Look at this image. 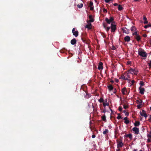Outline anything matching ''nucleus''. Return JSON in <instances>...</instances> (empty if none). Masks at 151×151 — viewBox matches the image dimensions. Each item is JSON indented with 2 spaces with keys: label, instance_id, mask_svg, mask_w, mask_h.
Returning a JSON list of instances; mask_svg holds the SVG:
<instances>
[{
  "label": "nucleus",
  "instance_id": "obj_3",
  "mask_svg": "<svg viewBox=\"0 0 151 151\" xmlns=\"http://www.w3.org/2000/svg\"><path fill=\"white\" fill-rule=\"evenodd\" d=\"M115 23V22H113L111 25V31L113 32H114L116 29V25Z\"/></svg>",
  "mask_w": 151,
  "mask_h": 151
},
{
  "label": "nucleus",
  "instance_id": "obj_11",
  "mask_svg": "<svg viewBox=\"0 0 151 151\" xmlns=\"http://www.w3.org/2000/svg\"><path fill=\"white\" fill-rule=\"evenodd\" d=\"M103 63L101 62H100L99 64V65H98V68L99 70H102L103 68Z\"/></svg>",
  "mask_w": 151,
  "mask_h": 151
},
{
  "label": "nucleus",
  "instance_id": "obj_45",
  "mask_svg": "<svg viewBox=\"0 0 151 151\" xmlns=\"http://www.w3.org/2000/svg\"><path fill=\"white\" fill-rule=\"evenodd\" d=\"M111 0H105V1L107 3H108Z\"/></svg>",
  "mask_w": 151,
  "mask_h": 151
},
{
  "label": "nucleus",
  "instance_id": "obj_13",
  "mask_svg": "<svg viewBox=\"0 0 151 151\" xmlns=\"http://www.w3.org/2000/svg\"><path fill=\"white\" fill-rule=\"evenodd\" d=\"M139 93L142 94H143L144 93V91H145V89L144 88H142L141 87L139 88Z\"/></svg>",
  "mask_w": 151,
  "mask_h": 151
},
{
  "label": "nucleus",
  "instance_id": "obj_57",
  "mask_svg": "<svg viewBox=\"0 0 151 151\" xmlns=\"http://www.w3.org/2000/svg\"><path fill=\"white\" fill-rule=\"evenodd\" d=\"M104 113H106V109H104L103 111Z\"/></svg>",
  "mask_w": 151,
  "mask_h": 151
},
{
  "label": "nucleus",
  "instance_id": "obj_51",
  "mask_svg": "<svg viewBox=\"0 0 151 151\" xmlns=\"http://www.w3.org/2000/svg\"><path fill=\"white\" fill-rule=\"evenodd\" d=\"M147 142H151V140H150V139H147Z\"/></svg>",
  "mask_w": 151,
  "mask_h": 151
},
{
  "label": "nucleus",
  "instance_id": "obj_26",
  "mask_svg": "<svg viewBox=\"0 0 151 151\" xmlns=\"http://www.w3.org/2000/svg\"><path fill=\"white\" fill-rule=\"evenodd\" d=\"M135 30H136V28L134 26H132L131 27V31L132 32H133L134 31H135V32L136 31H135Z\"/></svg>",
  "mask_w": 151,
  "mask_h": 151
},
{
  "label": "nucleus",
  "instance_id": "obj_55",
  "mask_svg": "<svg viewBox=\"0 0 151 151\" xmlns=\"http://www.w3.org/2000/svg\"><path fill=\"white\" fill-rule=\"evenodd\" d=\"M131 83L132 84H133L134 83V80H132L131 81Z\"/></svg>",
  "mask_w": 151,
  "mask_h": 151
},
{
  "label": "nucleus",
  "instance_id": "obj_5",
  "mask_svg": "<svg viewBox=\"0 0 151 151\" xmlns=\"http://www.w3.org/2000/svg\"><path fill=\"white\" fill-rule=\"evenodd\" d=\"M109 19L108 18L106 17L105 18V20L107 24H110L111 23H112L114 20V18L113 17H110Z\"/></svg>",
  "mask_w": 151,
  "mask_h": 151
},
{
  "label": "nucleus",
  "instance_id": "obj_53",
  "mask_svg": "<svg viewBox=\"0 0 151 151\" xmlns=\"http://www.w3.org/2000/svg\"><path fill=\"white\" fill-rule=\"evenodd\" d=\"M115 82L116 83L118 82L119 81V80L118 79H115Z\"/></svg>",
  "mask_w": 151,
  "mask_h": 151
},
{
  "label": "nucleus",
  "instance_id": "obj_63",
  "mask_svg": "<svg viewBox=\"0 0 151 151\" xmlns=\"http://www.w3.org/2000/svg\"><path fill=\"white\" fill-rule=\"evenodd\" d=\"M133 151H137V150L134 149Z\"/></svg>",
  "mask_w": 151,
  "mask_h": 151
},
{
  "label": "nucleus",
  "instance_id": "obj_6",
  "mask_svg": "<svg viewBox=\"0 0 151 151\" xmlns=\"http://www.w3.org/2000/svg\"><path fill=\"white\" fill-rule=\"evenodd\" d=\"M117 147H122L123 145V143L121 139H117Z\"/></svg>",
  "mask_w": 151,
  "mask_h": 151
},
{
  "label": "nucleus",
  "instance_id": "obj_35",
  "mask_svg": "<svg viewBox=\"0 0 151 151\" xmlns=\"http://www.w3.org/2000/svg\"><path fill=\"white\" fill-rule=\"evenodd\" d=\"M99 101L100 103L103 102H104V99H103V98H100V99L99 100Z\"/></svg>",
  "mask_w": 151,
  "mask_h": 151
},
{
  "label": "nucleus",
  "instance_id": "obj_36",
  "mask_svg": "<svg viewBox=\"0 0 151 151\" xmlns=\"http://www.w3.org/2000/svg\"><path fill=\"white\" fill-rule=\"evenodd\" d=\"M118 116L117 117V118L118 119H119L122 118L121 116L120 115V114H118Z\"/></svg>",
  "mask_w": 151,
  "mask_h": 151
},
{
  "label": "nucleus",
  "instance_id": "obj_23",
  "mask_svg": "<svg viewBox=\"0 0 151 151\" xmlns=\"http://www.w3.org/2000/svg\"><path fill=\"white\" fill-rule=\"evenodd\" d=\"M140 114L142 116H144L145 118H146L147 117V115L146 113H142L140 112Z\"/></svg>",
  "mask_w": 151,
  "mask_h": 151
},
{
  "label": "nucleus",
  "instance_id": "obj_1",
  "mask_svg": "<svg viewBox=\"0 0 151 151\" xmlns=\"http://www.w3.org/2000/svg\"><path fill=\"white\" fill-rule=\"evenodd\" d=\"M121 78L123 80H127L129 81V83L130 81V75L128 74L127 72L124 73L123 74H122L121 76Z\"/></svg>",
  "mask_w": 151,
  "mask_h": 151
},
{
  "label": "nucleus",
  "instance_id": "obj_33",
  "mask_svg": "<svg viewBox=\"0 0 151 151\" xmlns=\"http://www.w3.org/2000/svg\"><path fill=\"white\" fill-rule=\"evenodd\" d=\"M129 71H130V73H131L132 74H134L133 69L132 68L130 69V70H129Z\"/></svg>",
  "mask_w": 151,
  "mask_h": 151
},
{
  "label": "nucleus",
  "instance_id": "obj_21",
  "mask_svg": "<svg viewBox=\"0 0 151 151\" xmlns=\"http://www.w3.org/2000/svg\"><path fill=\"white\" fill-rule=\"evenodd\" d=\"M134 74L135 75H137L138 73V70L137 68L133 69Z\"/></svg>",
  "mask_w": 151,
  "mask_h": 151
},
{
  "label": "nucleus",
  "instance_id": "obj_20",
  "mask_svg": "<svg viewBox=\"0 0 151 151\" xmlns=\"http://www.w3.org/2000/svg\"><path fill=\"white\" fill-rule=\"evenodd\" d=\"M143 20H144V24H147L148 23V22L147 20V18L146 17L145 15H144L143 16Z\"/></svg>",
  "mask_w": 151,
  "mask_h": 151
},
{
  "label": "nucleus",
  "instance_id": "obj_40",
  "mask_svg": "<svg viewBox=\"0 0 151 151\" xmlns=\"http://www.w3.org/2000/svg\"><path fill=\"white\" fill-rule=\"evenodd\" d=\"M141 104H139L137 106V107L139 109H140L141 107Z\"/></svg>",
  "mask_w": 151,
  "mask_h": 151
},
{
  "label": "nucleus",
  "instance_id": "obj_32",
  "mask_svg": "<svg viewBox=\"0 0 151 151\" xmlns=\"http://www.w3.org/2000/svg\"><path fill=\"white\" fill-rule=\"evenodd\" d=\"M151 27V24H149L148 25H145V26L144 27L146 29V28H147L149 27Z\"/></svg>",
  "mask_w": 151,
  "mask_h": 151
},
{
  "label": "nucleus",
  "instance_id": "obj_39",
  "mask_svg": "<svg viewBox=\"0 0 151 151\" xmlns=\"http://www.w3.org/2000/svg\"><path fill=\"white\" fill-rule=\"evenodd\" d=\"M122 106H119V111H122Z\"/></svg>",
  "mask_w": 151,
  "mask_h": 151
},
{
  "label": "nucleus",
  "instance_id": "obj_62",
  "mask_svg": "<svg viewBox=\"0 0 151 151\" xmlns=\"http://www.w3.org/2000/svg\"><path fill=\"white\" fill-rule=\"evenodd\" d=\"M128 64H130V62L129 61H128L127 62Z\"/></svg>",
  "mask_w": 151,
  "mask_h": 151
},
{
  "label": "nucleus",
  "instance_id": "obj_16",
  "mask_svg": "<svg viewBox=\"0 0 151 151\" xmlns=\"http://www.w3.org/2000/svg\"><path fill=\"white\" fill-rule=\"evenodd\" d=\"M122 92L123 95H125L126 93H125L127 92V91L126 90V88L124 87L122 90Z\"/></svg>",
  "mask_w": 151,
  "mask_h": 151
},
{
  "label": "nucleus",
  "instance_id": "obj_48",
  "mask_svg": "<svg viewBox=\"0 0 151 151\" xmlns=\"http://www.w3.org/2000/svg\"><path fill=\"white\" fill-rule=\"evenodd\" d=\"M90 9L91 10H93V7H92V6H90Z\"/></svg>",
  "mask_w": 151,
  "mask_h": 151
},
{
  "label": "nucleus",
  "instance_id": "obj_49",
  "mask_svg": "<svg viewBox=\"0 0 151 151\" xmlns=\"http://www.w3.org/2000/svg\"><path fill=\"white\" fill-rule=\"evenodd\" d=\"M115 48H115V47L114 46H112V49L113 50H115Z\"/></svg>",
  "mask_w": 151,
  "mask_h": 151
},
{
  "label": "nucleus",
  "instance_id": "obj_52",
  "mask_svg": "<svg viewBox=\"0 0 151 151\" xmlns=\"http://www.w3.org/2000/svg\"><path fill=\"white\" fill-rule=\"evenodd\" d=\"M143 36L144 37H146L147 36V35L145 34H144L143 35Z\"/></svg>",
  "mask_w": 151,
  "mask_h": 151
},
{
  "label": "nucleus",
  "instance_id": "obj_4",
  "mask_svg": "<svg viewBox=\"0 0 151 151\" xmlns=\"http://www.w3.org/2000/svg\"><path fill=\"white\" fill-rule=\"evenodd\" d=\"M138 54L141 56L143 57L146 58L147 56V54L144 51H138Z\"/></svg>",
  "mask_w": 151,
  "mask_h": 151
},
{
  "label": "nucleus",
  "instance_id": "obj_2",
  "mask_svg": "<svg viewBox=\"0 0 151 151\" xmlns=\"http://www.w3.org/2000/svg\"><path fill=\"white\" fill-rule=\"evenodd\" d=\"M132 35L134 36V37L137 41L139 42L141 40V37L137 33V31L134 32L132 33Z\"/></svg>",
  "mask_w": 151,
  "mask_h": 151
},
{
  "label": "nucleus",
  "instance_id": "obj_19",
  "mask_svg": "<svg viewBox=\"0 0 151 151\" xmlns=\"http://www.w3.org/2000/svg\"><path fill=\"white\" fill-rule=\"evenodd\" d=\"M124 120L125 121L124 123L127 124H128L129 123V121L127 119V117H125L124 118Z\"/></svg>",
  "mask_w": 151,
  "mask_h": 151
},
{
  "label": "nucleus",
  "instance_id": "obj_25",
  "mask_svg": "<svg viewBox=\"0 0 151 151\" xmlns=\"http://www.w3.org/2000/svg\"><path fill=\"white\" fill-rule=\"evenodd\" d=\"M108 88L109 91H111L113 89V87L111 85H110L108 86Z\"/></svg>",
  "mask_w": 151,
  "mask_h": 151
},
{
  "label": "nucleus",
  "instance_id": "obj_47",
  "mask_svg": "<svg viewBox=\"0 0 151 151\" xmlns=\"http://www.w3.org/2000/svg\"><path fill=\"white\" fill-rule=\"evenodd\" d=\"M96 137V136L95 134H93V135H92V137L93 138H95Z\"/></svg>",
  "mask_w": 151,
  "mask_h": 151
},
{
  "label": "nucleus",
  "instance_id": "obj_56",
  "mask_svg": "<svg viewBox=\"0 0 151 151\" xmlns=\"http://www.w3.org/2000/svg\"><path fill=\"white\" fill-rule=\"evenodd\" d=\"M142 113H145L146 112H145V110H143L142 111Z\"/></svg>",
  "mask_w": 151,
  "mask_h": 151
},
{
  "label": "nucleus",
  "instance_id": "obj_54",
  "mask_svg": "<svg viewBox=\"0 0 151 151\" xmlns=\"http://www.w3.org/2000/svg\"><path fill=\"white\" fill-rule=\"evenodd\" d=\"M114 6H117V5H118V4H117V3H114Z\"/></svg>",
  "mask_w": 151,
  "mask_h": 151
},
{
  "label": "nucleus",
  "instance_id": "obj_27",
  "mask_svg": "<svg viewBox=\"0 0 151 151\" xmlns=\"http://www.w3.org/2000/svg\"><path fill=\"white\" fill-rule=\"evenodd\" d=\"M118 10L119 11H121L123 9V7L121 5H119L118 6Z\"/></svg>",
  "mask_w": 151,
  "mask_h": 151
},
{
  "label": "nucleus",
  "instance_id": "obj_41",
  "mask_svg": "<svg viewBox=\"0 0 151 151\" xmlns=\"http://www.w3.org/2000/svg\"><path fill=\"white\" fill-rule=\"evenodd\" d=\"M148 65L149 68H151V60H150L149 63H148Z\"/></svg>",
  "mask_w": 151,
  "mask_h": 151
},
{
  "label": "nucleus",
  "instance_id": "obj_10",
  "mask_svg": "<svg viewBox=\"0 0 151 151\" xmlns=\"http://www.w3.org/2000/svg\"><path fill=\"white\" fill-rule=\"evenodd\" d=\"M89 21H88L87 20V22H94V19L92 18V16L91 15H90L89 16Z\"/></svg>",
  "mask_w": 151,
  "mask_h": 151
},
{
  "label": "nucleus",
  "instance_id": "obj_31",
  "mask_svg": "<svg viewBox=\"0 0 151 151\" xmlns=\"http://www.w3.org/2000/svg\"><path fill=\"white\" fill-rule=\"evenodd\" d=\"M109 132V131L108 129H106L105 131H104L103 132V134H105L107 133H108Z\"/></svg>",
  "mask_w": 151,
  "mask_h": 151
},
{
  "label": "nucleus",
  "instance_id": "obj_58",
  "mask_svg": "<svg viewBox=\"0 0 151 151\" xmlns=\"http://www.w3.org/2000/svg\"><path fill=\"white\" fill-rule=\"evenodd\" d=\"M123 112L124 113H126V111L125 110H124L123 111Z\"/></svg>",
  "mask_w": 151,
  "mask_h": 151
},
{
  "label": "nucleus",
  "instance_id": "obj_30",
  "mask_svg": "<svg viewBox=\"0 0 151 151\" xmlns=\"http://www.w3.org/2000/svg\"><path fill=\"white\" fill-rule=\"evenodd\" d=\"M109 103H106L105 102H103V105L104 107H105L106 106H109Z\"/></svg>",
  "mask_w": 151,
  "mask_h": 151
},
{
  "label": "nucleus",
  "instance_id": "obj_34",
  "mask_svg": "<svg viewBox=\"0 0 151 151\" xmlns=\"http://www.w3.org/2000/svg\"><path fill=\"white\" fill-rule=\"evenodd\" d=\"M136 101L137 102V103H139V104H141L142 101V100L140 99L139 100H137Z\"/></svg>",
  "mask_w": 151,
  "mask_h": 151
},
{
  "label": "nucleus",
  "instance_id": "obj_14",
  "mask_svg": "<svg viewBox=\"0 0 151 151\" xmlns=\"http://www.w3.org/2000/svg\"><path fill=\"white\" fill-rule=\"evenodd\" d=\"M71 44L72 45H74L76 43V40L75 38H73L70 41Z\"/></svg>",
  "mask_w": 151,
  "mask_h": 151
},
{
  "label": "nucleus",
  "instance_id": "obj_44",
  "mask_svg": "<svg viewBox=\"0 0 151 151\" xmlns=\"http://www.w3.org/2000/svg\"><path fill=\"white\" fill-rule=\"evenodd\" d=\"M103 26L105 28H106V27L107 26V25L106 24H105L104 23H103Z\"/></svg>",
  "mask_w": 151,
  "mask_h": 151
},
{
  "label": "nucleus",
  "instance_id": "obj_15",
  "mask_svg": "<svg viewBox=\"0 0 151 151\" xmlns=\"http://www.w3.org/2000/svg\"><path fill=\"white\" fill-rule=\"evenodd\" d=\"M124 40L125 42H129L130 40V38L129 36H127L124 38Z\"/></svg>",
  "mask_w": 151,
  "mask_h": 151
},
{
  "label": "nucleus",
  "instance_id": "obj_18",
  "mask_svg": "<svg viewBox=\"0 0 151 151\" xmlns=\"http://www.w3.org/2000/svg\"><path fill=\"white\" fill-rule=\"evenodd\" d=\"M124 137L126 138L129 137L130 139H131L132 138V135L131 134H127L125 135Z\"/></svg>",
  "mask_w": 151,
  "mask_h": 151
},
{
  "label": "nucleus",
  "instance_id": "obj_50",
  "mask_svg": "<svg viewBox=\"0 0 151 151\" xmlns=\"http://www.w3.org/2000/svg\"><path fill=\"white\" fill-rule=\"evenodd\" d=\"M129 113L128 112H127L125 113V115L126 116H128L129 115Z\"/></svg>",
  "mask_w": 151,
  "mask_h": 151
},
{
  "label": "nucleus",
  "instance_id": "obj_42",
  "mask_svg": "<svg viewBox=\"0 0 151 151\" xmlns=\"http://www.w3.org/2000/svg\"><path fill=\"white\" fill-rule=\"evenodd\" d=\"M110 28H111V27H107L106 28V31L107 32H108L109 30V29Z\"/></svg>",
  "mask_w": 151,
  "mask_h": 151
},
{
  "label": "nucleus",
  "instance_id": "obj_43",
  "mask_svg": "<svg viewBox=\"0 0 151 151\" xmlns=\"http://www.w3.org/2000/svg\"><path fill=\"white\" fill-rule=\"evenodd\" d=\"M103 12H107V10L106 9H105V8H103Z\"/></svg>",
  "mask_w": 151,
  "mask_h": 151
},
{
  "label": "nucleus",
  "instance_id": "obj_17",
  "mask_svg": "<svg viewBox=\"0 0 151 151\" xmlns=\"http://www.w3.org/2000/svg\"><path fill=\"white\" fill-rule=\"evenodd\" d=\"M123 32L124 33L128 34L129 33V30L126 28H124L122 29Z\"/></svg>",
  "mask_w": 151,
  "mask_h": 151
},
{
  "label": "nucleus",
  "instance_id": "obj_7",
  "mask_svg": "<svg viewBox=\"0 0 151 151\" xmlns=\"http://www.w3.org/2000/svg\"><path fill=\"white\" fill-rule=\"evenodd\" d=\"M72 32L73 35H74L76 37H77L78 35V31H76L75 28H74L72 30Z\"/></svg>",
  "mask_w": 151,
  "mask_h": 151
},
{
  "label": "nucleus",
  "instance_id": "obj_64",
  "mask_svg": "<svg viewBox=\"0 0 151 151\" xmlns=\"http://www.w3.org/2000/svg\"><path fill=\"white\" fill-rule=\"evenodd\" d=\"M150 118L151 119V115L150 116Z\"/></svg>",
  "mask_w": 151,
  "mask_h": 151
},
{
  "label": "nucleus",
  "instance_id": "obj_29",
  "mask_svg": "<svg viewBox=\"0 0 151 151\" xmlns=\"http://www.w3.org/2000/svg\"><path fill=\"white\" fill-rule=\"evenodd\" d=\"M139 84L140 86V87H141L142 86H144V83L142 81H140V82Z\"/></svg>",
  "mask_w": 151,
  "mask_h": 151
},
{
  "label": "nucleus",
  "instance_id": "obj_61",
  "mask_svg": "<svg viewBox=\"0 0 151 151\" xmlns=\"http://www.w3.org/2000/svg\"><path fill=\"white\" fill-rule=\"evenodd\" d=\"M148 121L150 122H151V119L150 118L149 119H148Z\"/></svg>",
  "mask_w": 151,
  "mask_h": 151
},
{
  "label": "nucleus",
  "instance_id": "obj_38",
  "mask_svg": "<svg viewBox=\"0 0 151 151\" xmlns=\"http://www.w3.org/2000/svg\"><path fill=\"white\" fill-rule=\"evenodd\" d=\"M93 5V3L92 2L90 1L89 3V5L90 6H91Z\"/></svg>",
  "mask_w": 151,
  "mask_h": 151
},
{
  "label": "nucleus",
  "instance_id": "obj_59",
  "mask_svg": "<svg viewBox=\"0 0 151 151\" xmlns=\"http://www.w3.org/2000/svg\"><path fill=\"white\" fill-rule=\"evenodd\" d=\"M130 70V69H129L127 71V72L128 73H130V71H129V70Z\"/></svg>",
  "mask_w": 151,
  "mask_h": 151
},
{
  "label": "nucleus",
  "instance_id": "obj_8",
  "mask_svg": "<svg viewBox=\"0 0 151 151\" xmlns=\"http://www.w3.org/2000/svg\"><path fill=\"white\" fill-rule=\"evenodd\" d=\"M132 130L134 132L135 134H137L139 133V130L138 128L134 127L132 128Z\"/></svg>",
  "mask_w": 151,
  "mask_h": 151
},
{
  "label": "nucleus",
  "instance_id": "obj_22",
  "mask_svg": "<svg viewBox=\"0 0 151 151\" xmlns=\"http://www.w3.org/2000/svg\"><path fill=\"white\" fill-rule=\"evenodd\" d=\"M140 122L138 121H135V123L134 124L135 126V127H138L140 125Z\"/></svg>",
  "mask_w": 151,
  "mask_h": 151
},
{
  "label": "nucleus",
  "instance_id": "obj_9",
  "mask_svg": "<svg viewBox=\"0 0 151 151\" xmlns=\"http://www.w3.org/2000/svg\"><path fill=\"white\" fill-rule=\"evenodd\" d=\"M81 40L83 42L87 44L89 43V40H87L86 38L83 37H81Z\"/></svg>",
  "mask_w": 151,
  "mask_h": 151
},
{
  "label": "nucleus",
  "instance_id": "obj_12",
  "mask_svg": "<svg viewBox=\"0 0 151 151\" xmlns=\"http://www.w3.org/2000/svg\"><path fill=\"white\" fill-rule=\"evenodd\" d=\"M88 24L86 25L85 26V28H88V29H91L92 24L90 22H87Z\"/></svg>",
  "mask_w": 151,
  "mask_h": 151
},
{
  "label": "nucleus",
  "instance_id": "obj_46",
  "mask_svg": "<svg viewBox=\"0 0 151 151\" xmlns=\"http://www.w3.org/2000/svg\"><path fill=\"white\" fill-rule=\"evenodd\" d=\"M148 136L151 138V132H150V134L148 135Z\"/></svg>",
  "mask_w": 151,
  "mask_h": 151
},
{
  "label": "nucleus",
  "instance_id": "obj_60",
  "mask_svg": "<svg viewBox=\"0 0 151 151\" xmlns=\"http://www.w3.org/2000/svg\"><path fill=\"white\" fill-rule=\"evenodd\" d=\"M111 82L113 83L114 82V81L113 80H111Z\"/></svg>",
  "mask_w": 151,
  "mask_h": 151
},
{
  "label": "nucleus",
  "instance_id": "obj_37",
  "mask_svg": "<svg viewBox=\"0 0 151 151\" xmlns=\"http://www.w3.org/2000/svg\"><path fill=\"white\" fill-rule=\"evenodd\" d=\"M123 107L124 109H126L128 108V106L127 105L124 104L123 105Z\"/></svg>",
  "mask_w": 151,
  "mask_h": 151
},
{
  "label": "nucleus",
  "instance_id": "obj_28",
  "mask_svg": "<svg viewBox=\"0 0 151 151\" xmlns=\"http://www.w3.org/2000/svg\"><path fill=\"white\" fill-rule=\"evenodd\" d=\"M83 6V5L82 4H78L77 5V7L78 8H81Z\"/></svg>",
  "mask_w": 151,
  "mask_h": 151
},
{
  "label": "nucleus",
  "instance_id": "obj_24",
  "mask_svg": "<svg viewBox=\"0 0 151 151\" xmlns=\"http://www.w3.org/2000/svg\"><path fill=\"white\" fill-rule=\"evenodd\" d=\"M101 118L104 121L106 122V116L105 114L101 116Z\"/></svg>",
  "mask_w": 151,
  "mask_h": 151
}]
</instances>
